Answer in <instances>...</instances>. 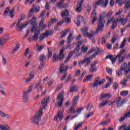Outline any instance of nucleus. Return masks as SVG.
I'll return each instance as SVG.
<instances>
[{"instance_id":"18","label":"nucleus","mask_w":130,"mask_h":130,"mask_svg":"<svg viewBox=\"0 0 130 130\" xmlns=\"http://www.w3.org/2000/svg\"><path fill=\"white\" fill-rule=\"evenodd\" d=\"M22 100L24 103H28L29 102V94H27L26 92L23 93Z\"/></svg>"},{"instance_id":"56","label":"nucleus","mask_w":130,"mask_h":130,"mask_svg":"<svg viewBox=\"0 0 130 130\" xmlns=\"http://www.w3.org/2000/svg\"><path fill=\"white\" fill-rule=\"evenodd\" d=\"M119 21H121V25H125L126 23V22H127V19H119Z\"/></svg>"},{"instance_id":"6","label":"nucleus","mask_w":130,"mask_h":130,"mask_svg":"<svg viewBox=\"0 0 130 130\" xmlns=\"http://www.w3.org/2000/svg\"><path fill=\"white\" fill-rule=\"evenodd\" d=\"M64 48H62L59 52V56H57V55L56 53H55L54 56H53V61L54 62H56L57 60H59V61H62V60H63V58H64L65 56L64 54H63V52H64Z\"/></svg>"},{"instance_id":"50","label":"nucleus","mask_w":130,"mask_h":130,"mask_svg":"<svg viewBox=\"0 0 130 130\" xmlns=\"http://www.w3.org/2000/svg\"><path fill=\"white\" fill-rule=\"evenodd\" d=\"M32 9H34V11L36 10V13H38L40 11V7H37L36 5H33Z\"/></svg>"},{"instance_id":"31","label":"nucleus","mask_w":130,"mask_h":130,"mask_svg":"<svg viewBox=\"0 0 130 130\" xmlns=\"http://www.w3.org/2000/svg\"><path fill=\"white\" fill-rule=\"evenodd\" d=\"M70 29H67L64 30L63 31L61 32L62 35L60 38H63V37H66L67 36V34H68V32H70Z\"/></svg>"},{"instance_id":"10","label":"nucleus","mask_w":130,"mask_h":130,"mask_svg":"<svg viewBox=\"0 0 130 130\" xmlns=\"http://www.w3.org/2000/svg\"><path fill=\"white\" fill-rule=\"evenodd\" d=\"M99 62L98 61L94 60L91 64L90 69L89 70V72L90 74H93V73H95V72H97V68H96V64H98Z\"/></svg>"},{"instance_id":"58","label":"nucleus","mask_w":130,"mask_h":130,"mask_svg":"<svg viewBox=\"0 0 130 130\" xmlns=\"http://www.w3.org/2000/svg\"><path fill=\"white\" fill-rule=\"evenodd\" d=\"M121 71L122 70H120V69L118 71H116V75L118 77H121V76H122V72H121Z\"/></svg>"},{"instance_id":"34","label":"nucleus","mask_w":130,"mask_h":130,"mask_svg":"<svg viewBox=\"0 0 130 130\" xmlns=\"http://www.w3.org/2000/svg\"><path fill=\"white\" fill-rule=\"evenodd\" d=\"M34 14V8H31L29 12L28 15H27V19H30Z\"/></svg>"},{"instance_id":"15","label":"nucleus","mask_w":130,"mask_h":130,"mask_svg":"<svg viewBox=\"0 0 130 130\" xmlns=\"http://www.w3.org/2000/svg\"><path fill=\"white\" fill-rule=\"evenodd\" d=\"M83 3H84V0H81L80 2H79L78 3L77 7L76 8V11L78 12V13H81V12H82V10H83V8H82V6Z\"/></svg>"},{"instance_id":"49","label":"nucleus","mask_w":130,"mask_h":130,"mask_svg":"<svg viewBox=\"0 0 130 130\" xmlns=\"http://www.w3.org/2000/svg\"><path fill=\"white\" fill-rule=\"evenodd\" d=\"M127 67V64H126V63H123L120 68V71H124L125 70H126Z\"/></svg>"},{"instance_id":"29","label":"nucleus","mask_w":130,"mask_h":130,"mask_svg":"<svg viewBox=\"0 0 130 130\" xmlns=\"http://www.w3.org/2000/svg\"><path fill=\"white\" fill-rule=\"evenodd\" d=\"M61 15L63 19H65V18L69 17V15H70V14L68 10H64L63 11L62 13H61Z\"/></svg>"},{"instance_id":"7","label":"nucleus","mask_w":130,"mask_h":130,"mask_svg":"<svg viewBox=\"0 0 130 130\" xmlns=\"http://www.w3.org/2000/svg\"><path fill=\"white\" fill-rule=\"evenodd\" d=\"M91 62H92V60L90 59V58H84L83 60L78 62V64L80 67L84 66V68H87V67L90 66Z\"/></svg>"},{"instance_id":"22","label":"nucleus","mask_w":130,"mask_h":130,"mask_svg":"<svg viewBox=\"0 0 130 130\" xmlns=\"http://www.w3.org/2000/svg\"><path fill=\"white\" fill-rule=\"evenodd\" d=\"M41 82L42 81L40 80L35 87V89H36V88H37V92H38V93H39V92H40V91H41V89H42V85L40 86V85L41 84Z\"/></svg>"},{"instance_id":"2","label":"nucleus","mask_w":130,"mask_h":130,"mask_svg":"<svg viewBox=\"0 0 130 130\" xmlns=\"http://www.w3.org/2000/svg\"><path fill=\"white\" fill-rule=\"evenodd\" d=\"M28 24L31 25L30 28L31 33H33L34 31H35L36 30L40 31V29H37V25H38V23L37 22V17H33L30 20L26 21L25 24H23V26L24 27V28H26L27 25H28Z\"/></svg>"},{"instance_id":"17","label":"nucleus","mask_w":130,"mask_h":130,"mask_svg":"<svg viewBox=\"0 0 130 130\" xmlns=\"http://www.w3.org/2000/svg\"><path fill=\"white\" fill-rule=\"evenodd\" d=\"M56 6L58 9H66L68 5L67 4H62V1H60Z\"/></svg>"},{"instance_id":"8","label":"nucleus","mask_w":130,"mask_h":130,"mask_svg":"<svg viewBox=\"0 0 130 130\" xmlns=\"http://www.w3.org/2000/svg\"><path fill=\"white\" fill-rule=\"evenodd\" d=\"M105 81L106 80L104 79H103L100 81V77H98L95 78L93 84H92V86L93 88H97L98 85H99V86H101L104 84V83H105Z\"/></svg>"},{"instance_id":"52","label":"nucleus","mask_w":130,"mask_h":130,"mask_svg":"<svg viewBox=\"0 0 130 130\" xmlns=\"http://www.w3.org/2000/svg\"><path fill=\"white\" fill-rule=\"evenodd\" d=\"M45 37H46V36H45V34H42L40 37L39 41L40 42H42V41L44 40V39L45 38Z\"/></svg>"},{"instance_id":"43","label":"nucleus","mask_w":130,"mask_h":130,"mask_svg":"<svg viewBox=\"0 0 130 130\" xmlns=\"http://www.w3.org/2000/svg\"><path fill=\"white\" fill-rule=\"evenodd\" d=\"M48 58H50L52 56V50L51 49V48H49L48 49Z\"/></svg>"},{"instance_id":"12","label":"nucleus","mask_w":130,"mask_h":130,"mask_svg":"<svg viewBox=\"0 0 130 130\" xmlns=\"http://www.w3.org/2000/svg\"><path fill=\"white\" fill-rule=\"evenodd\" d=\"M59 73L60 74H62V73H66L67 71L69 69V65H67L64 67V64L63 63H62L60 64L59 66Z\"/></svg>"},{"instance_id":"23","label":"nucleus","mask_w":130,"mask_h":130,"mask_svg":"<svg viewBox=\"0 0 130 130\" xmlns=\"http://www.w3.org/2000/svg\"><path fill=\"white\" fill-rule=\"evenodd\" d=\"M93 77H94V75H93V74H90V75L85 76V77L83 80V83H86V82H89V81H91V80H92V78H93Z\"/></svg>"},{"instance_id":"41","label":"nucleus","mask_w":130,"mask_h":130,"mask_svg":"<svg viewBox=\"0 0 130 130\" xmlns=\"http://www.w3.org/2000/svg\"><path fill=\"white\" fill-rule=\"evenodd\" d=\"M117 39H118V36H117V35H114L111 40V43L112 44L115 43Z\"/></svg>"},{"instance_id":"16","label":"nucleus","mask_w":130,"mask_h":130,"mask_svg":"<svg viewBox=\"0 0 130 130\" xmlns=\"http://www.w3.org/2000/svg\"><path fill=\"white\" fill-rule=\"evenodd\" d=\"M57 118H59V120H62V118H63V111H59V112L58 113L57 116L55 117L54 118L55 121H57Z\"/></svg>"},{"instance_id":"24","label":"nucleus","mask_w":130,"mask_h":130,"mask_svg":"<svg viewBox=\"0 0 130 130\" xmlns=\"http://www.w3.org/2000/svg\"><path fill=\"white\" fill-rule=\"evenodd\" d=\"M74 38H75V37L73 36V34L71 33L69 36L67 38V43L70 45V44L72 41L74 40Z\"/></svg>"},{"instance_id":"37","label":"nucleus","mask_w":130,"mask_h":130,"mask_svg":"<svg viewBox=\"0 0 130 130\" xmlns=\"http://www.w3.org/2000/svg\"><path fill=\"white\" fill-rule=\"evenodd\" d=\"M125 51H126V50L123 49V50H121L120 51V53L118 54V55H117L116 58H119V59L120 58V57H121V55H122V54H124L125 53Z\"/></svg>"},{"instance_id":"39","label":"nucleus","mask_w":130,"mask_h":130,"mask_svg":"<svg viewBox=\"0 0 130 130\" xmlns=\"http://www.w3.org/2000/svg\"><path fill=\"white\" fill-rule=\"evenodd\" d=\"M78 90V88L76 86H71L70 88V93H73V92H76Z\"/></svg>"},{"instance_id":"33","label":"nucleus","mask_w":130,"mask_h":130,"mask_svg":"<svg viewBox=\"0 0 130 130\" xmlns=\"http://www.w3.org/2000/svg\"><path fill=\"white\" fill-rule=\"evenodd\" d=\"M45 59H46V56H45L44 54H42L39 57V60H40V61H42V62H45Z\"/></svg>"},{"instance_id":"60","label":"nucleus","mask_w":130,"mask_h":130,"mask_svg":"<svg viewBox=\"0 0 130 130\" xmlns=\"http://www.w3.org/2000/svg\"><path fill=\"white\" fill-rule=\"evenodd\" d=\"M71 80H72V75L71 74H70L68 76V77L67 80L64 82V84H67V83H68V82L69 81H71Z\"/></svg>"},{"instance_id":"46","label":"nucleus","mask_w":130,"mask_h":130,"mask_svg":"<svg viewBox=\"0 0 130 130\" xmlns=\"http://www.w3.org/2000/svg\"><path fill=\"white\" fill-rule=\"evenodd\" d=\"M51 33H52V30H51L50 29H48L46 31L45 33H44V34L45 35L46 37H48V36H49V35H51Z\"/></svg>"},{"instance_id":"44","label":"nucleus","mask_w":130,"mask_h":130,"mask_svg":"<svg viewBox=\"0 0 130 130\" xmlns=\"http://www.w3.org/2000/svg\"><path fill=\"white\" fill-rule=\"evenodd\" d=\"M126 42V39L124 38L119 46V48H123Z\"/></svg>"},{"instance_id":"36","label":"nucleus","mask_w":130,"mask_h":130,"mask_svg":"<svg viewBox=\"0 0 130 130\" xmlns=\"http://www.w3.org/2000/svg\"><path fill=\"white\" fill-rule=\"evenodd\" d=\"M125 3H126L125 5V7H124V9L125 10H127L128 9H129L130 8V2H129V0H125Z\"/></svg>"},{"instance_id":"62","label":"nucleus","mask_w":130,"mask_h":130,"mask_svg":"<svg viewBox=\"0 0 130 130\" xmlns=\"http://www.w3.org/2000/svg\"><path fill=\"white\" fill-rule=\"evenodd\" d=\"M79 100V96H75V98L73 99V103L74 104H76L77 103V102Z\"/></svg>"},{"instance_id":"38","label":"nucleus","mask_w":130,"mask_h":130,"mask_svg":"<svg viewBox=\"0 0 130 130\" xmlns=\"http://www.w3.org/2000/svg\"><path fill=\"white\" fill-rule=\"evenodd\" d=\"M68 112L69 113H74V114H76V111H75V105L72 106Z\"/></svg>"},{"instance_id":"32","label":"nucleus","mask_w":130,"mask_h":130,"mask_svg":"<svg viewBox=\"0 0 130 130\" xmlns=\"http://www.w3.org/2000/svg\"><path fill=\"white\" fill-rule=\"evenodd\" d=\"M20 48V45L19 44H17L15 45V47L13 48L12 51V54H15L16 51L18 50Z\"/></svg>"},{"instance_id":"51","label":"nucleus","mask_w":130,"mask_h":130,"mask_svg":"<svg viewBox=\"0 0 130 130\" xmlns=\"http://www.w3.org/2000/svg\"><path fill=\"white\" fill-rule=\"evenodd\" d=\"M82 124H83V123H79L77 126L76 124L74 125V129L75 130H78V128H79L80 126H82Z\"/></svg>"},{"instance_id":"1","label":"nucleus","mask_w":130,"mask_h":130,"mask_svg":"<svg viewBox=\"0 0 130 130\" xmlns=\"http://www.w3.org/2000/svg\"><path fill=\"white\" fill-rule=\"evenodd\" d=\"M49 101V96L46 97L45 99L42 101L41 103L43 107L40 109L35 115H33L30 118V123L32 124L39 126L40 121H41V116H42V113H43V110H44V109L46 108V106H47V103H48Z\"/></svg>"},{"instance_id":"59","label":"nucleus","mask_w":130,"mask_h":130,"mask_svg":"<svg viewBox=\"0 0 130 130\" xmlns=\"http://www.w3.org/2000/svg\"><path fill=\"white\" fill-rule=\"evenodd\" d=\"M46 10H47L48 11H49V10L50 9V3L47 2L46 4Z\"/></svg>"},{"instance_id":"48","label":"nucleus","mask_w":130,"mask_h":130,"mask_svg":"<svg viewBox=\"0 0 130 130\" xmlns=\"http://www.w3.org/2000/svg\"><path fill=\"white\" fill-rule=\"evenodd\" d=\"M124 103H125V100H123L121 101V102L118 103V104H117V107H122V105H123Z\"/></svg>"},{"instance_id":"3","label":"nucleus","mask_w":130,"mask_h":130,"mask_svg":"<svg viewBox=\"0 0 130 130\" xmlns=\"http://www.w3.org/2000/svg\"><path fill=\"white\" fill-rule=\"evenodd\" d=\"M106 12H103L100 16L98 21V28L95 31V34H98V32L100 31H103V28L104 27V24H105V20L104 18L106 17Z\"/></svg>"},{"instance_id":"27","label":"nucleus","mask_w":130,"mask_h":130,"mask_svg":"<svg viewBox=\"0 0 130 130\" xmlns=\"http://www.w3.org/2000/svg\"><path fill=\"white\" fill-rule=\"evenodd\" d=\"M0 116H1V117H3V118H7V119H9L10 117V115L8 114H6L4 112L1 110H0Z\"/></svg>"},{"instance_id":"47","label":"nucleus","mask_w":130,"mask_h":130,"mask_svg":"<svg viewBox=\"0 0 130 130\" xmlns=\"http://www.w3.org/2000/svg\"><path fill=\"white\" fill-rule=\"evenodd\" d=\"M44 67H45V62H42L40 66L39 67V68L38 69V71H41V70H42V69H43Z\"/></svg>"},{"instance_id":"26","label":"nucleus","mask_w":130,"mask_h":130,"mask_svg":"<svg viewBox=\"0 0 130 130\" xmlns=\"http://www.w3.org/2000/svg\"><path fill=\"white\" fill-rule=\"evenodd\" d=\"M111 97H112V95L109 93L101 95V99H104V98H108V99H109Z\"/></svg>"},{"instance_id":"5","label":"nucleus","mask_w":130,"mask_h":130,"mask_svg":"<svg viewBox=\"0 0 130 130\" xmlns=\"http://www.w3.org/2000/svg\"><path fill=\"white\" fill-rule=\"evenodd\" d=\"M25 18H26V15L22 14L21 15L20 18H19L18 19L17 23L15 25L16 30L18 32H20V31H22V30H23V29H24V28H25V27L23 26V25H25V22L24 23L21 24V21H23V20H24L25 19Z\"/></svg>"},{"instance_id":"42","label":"nucleus","mask_w":130,"mask_h":130,"mask_svg":"<svg viewBox=\"0 0 130 130\" xmlns=\"http://www.w3.org/2000/svg\"><path fill=\"white\" fill-rule=\"evenodd\" d=\"M120 95L123 97H125V96H127V95H128V91L127 90L122 91V92H120Z\"/></svg>"},{"instance_id":"21","label":"nucleus","mask_w":130,"mask_h":130,"mask_svg":"<svg viewBox=\"0 0 130 130\" xmlns=\"http://www.w3.org/2000/svg\"><path fill=\"white\" fill-rule=\"evenodd\" d=\"M127 117H130V111L126 112L124 116L119 120V121H120V122H122V121H123L125 119H126Z\"/></svg>"},{"instance_id":"40","label":"nucleus","mask_w":130,"mask_h":130,"mask_svg":"<svg viewBox=\"0 0 130 130\" xmlns=\"http://www.w3.org/2000/svg\"><path fill=\"white\" fill-rule=\"evenodd\" d=\"M110 122V119L106 120V121H104L102 122H101L99 125H107L108 123Z\"/></svg>"},{"instance_id":"25","label":"nucleus","mask_w":130,"mask_h":130,"mask_svg":"<svg viewBox=\"0 0 130 130\" xmlns=\"http://www.w3.org/2000/svg\"><path fill=\"white\" fill-rule=\"evenodd\" d=\"M77 21L78 23H76L77 25L79 27V26L81 25V23H83L84 22V17L82 16H78L77 18Z\"/></svg>"},{"instance_id":"53","label":"nucleus","mask_w":130,"mask_h":130,"mask_svg":"<svg viewBox=\"0 0 130 130\" xmlns=\"http://www.w3.org/2000/svg\"><path fill=\"white\" fill-rule=\"evenodd\" d=\"M81 49L82 52L83 53H85V52H87V50H88V46L83 45L82 46Z\"/></svg>"},{"instance_id":"63","label":"nucleus","mask_w":130,"mask_h":130,"mask_svg":"<svg viewBox=\"0 0 130 130\" xmlns=\"http://www.w3.org/2000/svg\"><path fill=\"white\" fill-rule=\"evenodd\" d=\"M107 79L109 80V83L111 85V84L113 83V78L108 77Z\"/></svg>"},{"instance_id":"30","label":"nucleus","mask_w":130,"mask_h":130,"mask_svg":"<svg viewBox=\"0 0 130 130\" xmlns=\"http://www.w3.org/2000/svg\"><path fill=\"white\" fill-rule=\"evenodd\" d=\"M109 102V101L105 100V101H103L101 104H100L98 106L99 108H102V107H104L107 103Z\"/></svg>"},{"instance_id":"14","label":"nucleus","mask_w":130,"mask_h":130,"mask_svg":"<svg viewBox=\"0 0 130 130\" xmlns=\"http://www.w3.org/2000/svg\"><path fill=\"white\" fill-rule=\"evenodd\" d=\"M113 13V12H112V11H110V12H109V13L107 15V18H109L108 22H107V25H108L109 24H110V23H111V22H112V21H113L114 19V17L113 16L111 17Z\"/></svg>"},{"instance_id":"55","label":"nucleus","mask_w":130,"mask_h":130,"mask_svg":"<svg viewBox=\"0 0 130 130\" xmlns=\"http://www.w3.org/2000/svg\"><path fill=\"white\" fill-rule=\"evenodd\" d=\"M2 38V44L3 45V44L4 43H5V42H8V41H9V38Z\"/></svg>"},{"instance_id":"19","label":"nucleus","mask_w":130,"mask_h":130,"mask_svg":"<svg viewBox=\"0 0 130 130\" xmlns=\"http://www.w3.org/2000/svg\"><path fill=\"white\" fill-rule=\"evenodd\" d=\"M101 4V7H102L104 9L107 7L109 0H99Z\"/></svg>"},{"instance_id":"13","label":"nucleus","mask_w":130,"mask_h":130,"mask_svg":"<svg viewBox=\"0 0 130 130\" xmlns=\"http://www.w3.org/2000/svg\"><path fill=\"white\" fill-rule=\"evenodd\" d=\"M96 14L97 13H96V10L95 9H93L91 15V18H92V20L91 23V25H93L95 22H96V21L98 20V18L96 16Z\"/></svg>"},{"instance_id":"64","label":"nucleus","mask_w":130,"mask_h":130,"mask_svg":"<svg viewBox=\"0 0 130 130\" xmlns=\"http://www.w3.org/2000/svg\"><path fill=\"white\" fill-rule=\"evenodd\" d=\"M81 75V70H78L75 73V77H79Z\"/></svg>"},{"instance_id":"54","label":"nucleus","mask_w":130,"mask_h":130,"mask_svg":"<svg viewBox=\"0 0 130 130\" xmlns=\"http://www.w3.org/2000/svg\"><path fill=\"white\" fill-rule=\"evenodd\" d=\"M99 5L101 6V3L99 0H98V1L96 2L95 4L93 5V9H97L98 6Z\"/></svg>"},{"instance_id":"61","label":"nucleus","mask_w":130,"mask_h":130,"mask_svg":"<svg viewBox=\"0 0 130 130\" xmlns=\"http://www.w3.org/2000/svg\"><path fill=\"white\" fill-rule=\"evenodd\" d=\"M113 87L114 88V90H115V91H116V89H117V88L118 87V84H117V83L116 82H115L113 85Z\"/></svg>"},{"instance_id":"28","label":"nucleus","mask_w":130,"mask_h":130,"mask_svg":"<svg viewBox=\"0 0 130 130\" xmlns=\"http://www.w3.org/2000/svg\"><path fill=\"white\" fill-rule=\"evenodd\" d=\"M8 15L10 16L11 19L14 18L15 16V8H12L11 10L9 11Z\"/></svg>"},{"instance_id":"20","label":"nucleus","mask_w":130,"mask_h":130,"mask_svg":"<svg viewBox=\"0 0 130 130\" xmlns=\"http://www.w3.org/2000/svg\"><path fill=\"white\" fill-rule=\"evenodd\" d=\"M113 23V25L111 26V29H115L116 27H117V23L119 22V18H117L116 19L112 21Z\"/></svg>"},{"instance_id":"57","label":"nucleus","mask_w":130,"mask_h":130,"mask_svg":"<svg viewBox=\"0 0 130 130\" xmlns=\"http://www.w3.org/2000/svg\"><path fill=\"white\" fill-rule=\"evenodd\" d=\"M80 49H81V48L79 46H77L76 48L74 51H73V52L74 53H78L79 51H80Z\"/></svg>"},{"instance_id":"11","label":"nucleus","mask_w":130,"mask_h":130,"mask_svg":"<svg viewBox=\"0 0 130 130\" xmlns=\"http://www.w3.org/2000/svg\"><path fill=\"white\" fill-rule=\"evenodd\" d=\"M40 34V30L35 31V34L32 37V38H27L28 41H29V42H32V41H37V40H38V38Z\"/></svg>"},{"instance_id":"9","label":"nucleus","mask_w":130,"mask_h":130,"mask_svg":"<svg viewBox=\"0 0 130 130\" xmlns=\"http://www.w3.org/2000/svg\"><path fill=\"white\" fill-rule=\"evenodd\" d=\"M64 92L63 90H62L60 93H59L58 96L57 97V101L58 104V106L59 107H61V105H62V103L63 102V101L64 100V98L63 97V93Z\"/></svg>"},{"instance_id":"4","label":"nucleus","mask_w":130,"mask_h":130,"mask_svg":"<svg viewBox=\"0 0 130 130\" xmlns=\"http://www.w3.org/2000/svg\"><path fill=\"white\" fill-rule=\"evenodd\" d=\"M89 30V27H83L81 29V31H82V33L84 37L86 38H88V39H91L93 36L95 35V31L93 30H90V32H88Z\"/></svg>"},{"instance_id":"45","label":"nucleus","mask_w":130,"mask_h":130,"mask_svg":"<svg viewBox=\"0 0 130 130\" xmlns=\"http://www.w3.org/2000/svg\"><path fill=\"white\" fill-rule=\"evenodd\" d=\"M92 108H93V105L91 104H89L86 107V110L88 111H91Z\"/></svg>"},{"instance_id":"35","label":"nucleus","mask_w":130,"mask_h":130,"mask_svg":"<svg viewBox=\"0 0 130 130\" xmlns=\"http://www.w3.org/2000/svg\"><path fill=\"white\" fill-rule=\"evenodd\" d=\"M32 89H33V86H30L26 91L23 90V93H26V95H28V94L32 92Z\"/></svg>"}]
</instances>
